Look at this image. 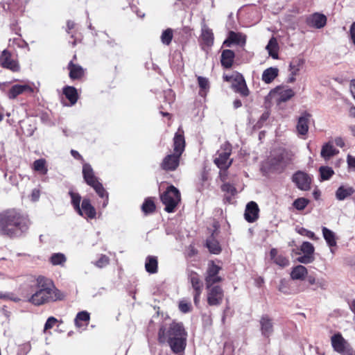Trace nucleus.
I'll return each instance as SVG.
<instances>
[{
    "label": "nucleus",
    "mask_w": 355,
    "mask_h": 355,
    "mask_svg": "<svg viewBox=\"0 0 355 355\" xmlns=\"http://www.w3.org/2000/svg\"><path fill=\"white\" fill-rule=\"evenodd\" d=\"M187 333L182 322H173L162 325L158 331L159 343H167L175 354L182 352L187 345Z\"/></svg>",
    "instance_id": "1"
},
{
    "label": "nucleus",
    "mask_w": 355,
    "mask_h": 355,
    "mask_svg": "<svg viewBox=\"0 0 355 355\" xmlns=\"http://www.w3.org/2000/svg\"><path fill=\"white\" fill-rule=\"evenodd\" d=\"M31 222L24 215L16 210H8L0 214V234L18 237L26 232Z\"/></svg>",
    "instance_id": "2"
},
{
    "label": "nucleus",
    "mask_w": 355,
    "mask_h": 355,
    "mask_svg": "<svg viewBox=\"0 0 355 355\" xmlns=\"http://www.w3.org/2000/svg\"><path fill=\"white\" fill-rule=\"evenodd\" d=\"M64 295L53 285L52 282L42 276L37 279L36 291L28 299V301L35 305L40 306L46 303L61 300Z\"/></svg>",
    "instance_id": "3"
},
{
    "label": "nucleus",
    "mask_w": 355,
    "mask_h": 355,
    "mask_svg": "<svg viewBox=\"0 0 355 355\" xmlns=\"http://www.w3.org/2000/svg\"><path fill=\"white\" fill-rule=\"evenodd\" d=\"M173 152L166 155L162 160L161 167L165 171H175L180 164V159L184 151L185 140L184 132L179 128L173 138Z\"/></svg>",
    "instance_id": "4"
},
{
    "label": "nucleus",
    "mask_w": 355,
    "mask_h": 355,
    "mask_svg": "<svg viewBox=\"0 0 355 355\" xmlns=\"http://www.w3.org/2000/svg\"><path fill=\"white\" fill-rule=\"evenodd\" d=\"M83 175L85 181L91 186L98 195L103 199V207H105L108 203V194L94 175V171L89 164H84L83 166Z\"/></svg>",
    "instance_id": "5"
},
{
    "label": "nucleus",
    "mask_w": 355,
    "mask_h": 355,
    "mask_svg": "<svg viewBox=\"0 0 355 355\" xmlns=\"http://www.w3.org/2000/svg\"><path fill=\"white\" fill-rule=\"evenodd\" d=\"M181 196L179 190L174 186H170L161 195V201L165 205V211L171 213L180 202Z\"/></svg>",
    "instance_id": "6"
},
{
    "label": "nucleus",
    "mask_w": 355,
    "mask_h": 355,
    "mask_svg": "<svg viewBox=\"0 0 355 355\" xmlns=\"http://www.w3.org/2000/svg\"><path fill=\"white\" fill-rule=\"evenodd\" d=\"M39 92V88L33 82L21 81L20 84L11 86L7 93L9 99H15L18 96L24 94L33 95Z\"/></svg>",
    "instance_id": "7"
},
{
    "label": "nucleus",
    "mask_w": 355,
    "mask_h": 355,
    "mask_svg": "<svg viewBox=\"0 0 355 355\" xmlns=\"http://www.w3.org/2000/svg\"><path fill=\"white\" fill-rule=\"evenodd\" d=\"M221 269V266L216 264L214 261H209L205 276L206 288L223 281V277L219 275Z\"/></svg>",
    "instance_id": "8"
},
{
    "label": "nucleus",
    "mask_w": 355,
    "mask_h": 355,
    "mask_svg": "<svg viewBox=\"0 0 355 355\" xmlns=\"http://www.w3.org/2000/svg\"><path fill=\"white\" fill-rule=\"evenodd\" d=\"M232 152V146L230 144H224L216 153L214 159V163L221 170H225L230 167L232 160L230 159V155Z\"/></svg>",
    "instance_id": "9"
},
{
    "label": "nucleus",
    "mask_w": 355,
    "mask_h": 355,
    "mask_svg": "<svg viewBox=\"0 0 355 355\" xmlns=\"http://www.w3.org/2000/svg\"><path fill=\"white\" fill-rule=\"evenodd\" d=\"M331 345L334 351L342 355H352L349 344L340 334H336L331 338Z\"/></svg>",
    "instance_id": "10"
},
{
    "label": "nucleus",
    "mask_w": 355,
    "mask_h": 355,
    "mask_svg": "<svg viewBox=\"0 0 355 355\" xmlns=\"http://www.w3.org/2000/svg\"><path fill=\"white\" fill-rule=\"evenodd\" d=\"M207 290V303L209 306H219L223 300L224 292L223 288L218 286H211L206 288Z\"/></svg>",
    "instance_id": "11"
},
{
    "label": "nucleus",
    "mask_w": 355,
    "mask_h": 355,
    "mask_svg": "<svg viewBox=\"0 0 355 355\" xmlns=\"http://www.w3.org/2000/svg\"><path fill=\"white\" fill-rule=\"evenodd\" d=\"M293 159V155L291 152L282 150L279 153L270 159V164L275 168H283L287 166Z\"/></svg>",
    "instance_id": "12"
},
{
    "label": "nucleus",
    "mask_w": 355,
    "mask_h": 355,
    "mask_svg": "<svg viewBox=\"0 0 355 355\" xmlns=\"http://www.w3.org/2000/svg\"><path fill=\"white\" fill-rule=\"evenodd\" d=\"M0 64L2 67L13 72L19 71L20 69L17 61L12 58L11 53L7 50H3L1 53L0 56Z\"/></svg>",
    "instance_id": "13"
},
{
    "label": "nucleus",
    "mask_w": 355,
    "mask_h": 355,
    "mask_svg": "<svg viewBox=\"0 0 355 355\" xmlns=\"http://www.w3.org/2000/svg\"><path fill=\"white\" fill-rule=\"evenodd\" d=\"M311 118V115L306 112H303L298 118L296 125V130L298 136L305 138V136L309 132V125Z\"/></svg>",
    "instance_id": "14"
},
{
    "label": "nucleus",
    "mask_w": 355,
    "mask_h": 355,
    "mask_svg": "<svg viewBox=\"0 0 355 355\" xmlns=\"http://www.w3.org/2000/svg\"><path fill=\"white\" fill-rule=\"evenodd\" d=\"M292 180L298 189L304 191H307L310 189L311 180L308 174L302 171H297L293 175Z\"/></svg>",
    "instance_id": "15"
},
{
    "label": "nucleus",
    "mask_w": 355,
    "mask_h": 355,
    "mask_svg": "<svg viewBox=\"0 0 355 355\" xmlns=\"http://www.w3.org/2000/svg\"><path fill=\"white\" fill-rule=\"evenodd\" d=\"M305 60L302 58H293L289 64L290 76L288 78V82L292 83L295 81V76L298 75L300 71L302 69Z\"/></svg>",
    "instance_id": "16"
},
{
    "label": "nucleus",
    "mask_w": 355,
    "mask_h": 355,
    "mask_svg": "<svg viewBox=\"0 0 355 355\" xmlns=\"http://www.w3.org/2000/svg\"><path fill=\"white\" fill-rule=\"evenodd\" d=\"M76 211L85 218L93 219L96 215V209L92 205L89 198H84L82 200L81 206H80V211Z\"/></svg>",
    "instance_id": "17"
},
{
    "label": "nucleus",
    "mask_w": 355,
    "mask_h": 355,
    "mask_svg": "<svg viewBox=\"0 0 355 355\" xmlns=\"http://www.w3.org/2000/svg\"><path fill=\"white\" fill-rule=\"evenodd\" d=\"M261 335L269 338L274 331L273 321L268 315H263L259 320Z\"/></svg>",
    "instance_id": "18"
},
{
    "label": "nucleus",
    "mask_w": 355,
    "mask_h": 355,
    "mask_svg": "<svg viewBox=\"0 0 355 355\" xmlns=\"http://www.w3.org/2000/svg\"><path fill=\"white\" fill-rule=\"evenodd\" d=\"M233 79L232 88L234 90L242 96H248L250 92L243 76L240 73H237Z\"/></svg>",
    "instance_id": "19"
},
{
    "label": "nucleus",
    "mask_w": 355,
    "mask_h": 355,
    "mask_svg": "<svg viewBox=\"0 0 355 355\" xmlns=\"http://www.w3.org/2000/svg\"><path fill=\"white\" fill-rule=\"evenodd\" d=\"M327 17L322 14L315 12L306 18V24L315 28H321L325 26Z\"/></svg>",
    "instance_id": "20"
},
{
    "label": "nucleus",
    "mask_w": 355,
    "mask_h": 355,
    "mask_svg": "<svg viewBox=\"0 0 355 355\" xmlns=\"http://www.w3.org/2000/svg\"><path fill=\"white\" fill-rule=\"evenodd\" d=\"M259 209L255 202L248 203L245 211V219L249 223L254 222L259 216Z\"/></svg>",
    "instance_id": "21"
},
{
    "label": "nucleus",
    "mask_w": 355,
    "mask_h": 355,
    "mask_svg": "<svg viewBox=\"0 0 355 355\" xmlns=\"http://www.w3.org/2000/svg\"><path fill=\"white\" fill-rule=\"evenodd\" d=\"M322 236L327 245L330 248L331 252L334 254V248L337 245V239L336 234L326 227H322Z\"/></svg>",
    "instance_id": "22"
},
{
    "label": "nucleus",
    "mask_w": 355,
    "mask_h": 355,
    "mask_svg": "<svg viewBox=\"0 0 355 355\" xmlns=\"http://www.w3.org/2000/svg\"><path fill=\"white\" fill-rule=\"evenodd\" d=\"M272 92L278 94L279 102H286L295 95V92L292 89L284 87H277Z\"/></svg>",
    "instance_id": "23"
},
{
    "label": "nucleus",
    "mask_w": 355,
    "mask_h": 355,
    "mask_svg": "<svg viewBox=\"0 0 355 355\" xmlns=\"http://www.w3.org/2000/svg\"><path fill=\"white\" fill-rule=\"evenodd\" d=\"M270 259L277 265L286 267L289 265V260L282 254H279L276 248H272L270 252Z\"/></svg>",
    "instance_id": "24"
},
{
    "label": "nucleus",
    "mask_w": 355,
    "mask_h": 355,
    "mask_svg": "<svg viewBox=\"0 0 355 355\" xmlns=\"http://www.w3.org/2000/svg\"><path fill=\"white\" fill-rule=\"evenodd\" d=\"M234 57L235 54L233 51L230 49L223 50L220 59L222 66L226 69L232 67Z\"/></svg>",
    "instance_id": "25"
},
{
    "label": "nucleus",
    "mask_w": 355,
    "mask_h": 355,
    "mask_svg": "<svg viewBox=\"0 0 355 355\" xmlns=\"http://www.w3.org/2000/svg\"><path fill=\"white\" fill-rule=\"evenodd\" d=\"M279 74V69L277 67H269L263 71L261 80L266 84L271 83Z\"/></svg>",
    "instance_id": "26"
},
{
    "label": "nucleus",
    "mask_w": 355,
    "mask_h": 355,
    "mask_svg": "<svg viewBox=\"0 0 355 355\" xmlns=\"http://www.w3.org/2000/svg\"><path fill=\"white\" fill-rule=\"evenodd\" d=\"M354 193V189L350 186H340L336 191V198L338 200H344Z\"/></svg>",
    "instance_id": "27"
},
{
    "label": "nucleus",
    "mask_w": 355,
    "mask_h": 355,
    "mask_svg": "<svg viewBox=\"0 0 355 355\" xmlns=\"http://www.w3.org/2000/svg\"><path fill=\"white\" fill-rule=\"evenodd\" d=\"M69 77L71 79H79L84 75V69L78 64H75L71 61L68 64Z\"/></svg>",
    "instance_id": "28"
},
{
    "label": "nucleus",
    "mask_w": 355,
    "mask_h": 355,
    "mask_svg": "<svg viewBox=\"0 0 355 355\" xmlns=\"http://www.w3.org/2000/svg\"><path fill=\"white\" fill-rule=\"evenodd\" d=\"M308 274L307 269L302 265L293 268L291 277L293 280H303Z\"/></svg>",
    "instance_id": "29"
},
{
    "label": "nucleus",
    "mask_w": 355,
    "mask_h": 355,
    "mask_svg": "<svg viewBox=\"0 0 355 355\" xmlns=\"http://www.w3.org/2000/svg\"><path fill=\"white\" fill-rule=\"evenodd\" d=\"M157 259L154 256H148L146 259L145 268L146 270L150 273L154 274L157 272Z\"/></svg>",
    "instance_id": "30"
},
{
    "label": "nucleus",
    "mask_w": 355,
    "mask_h": 355,
    "mask_svg": "<svg viewBox=\"0 0 355 355\" xmlns=\"http://www.w3.org/2000/svg\"><path fill=\"white\" fill-rule=\"evenodd\" d=\"M227 46H230V43H235L240 45H244L245 43V36L240 34L236 33L234 32H230L229 38L227 40L224 42Z\"/></svg>",
    "instance_id": "31"
},
{
    "label": "nucleus",
    "mask_w": 355,
    "mask_h": 355,
    "mask_svg": "<svg viewBox=\"0 0 355 355\" xmlns=\"http://www.w3.org/2000/svg\"><path fill=\"white\" fill-rule=\"evenodd\" d=\"M337 153H338V150L334 147L333 144L327 143L322 146L320 154L327 160Z\"/></svg>",
    "instance_id": "32"
},
{
    "label": "nucleus",
    "mask_w": 355,
    "mask_h": 355,
    "mask_svg": "<svg viewBox=\"0 0 355 355\" xmlns=\"http://www.w3.org/2000/svg\"><path fill=\"white\" fill-rule=\"evenodd\" d=\"M202 40L205 45L211 46L214 43V35L212 31L206 26L202 28Z\"/></svg>",
    "instance_id": "33"
},
{
    "label": "nucleus",
    "mask_w": 355,
    "mask_h": 355,
    "mask_svg": "<svg viewBox=\"0 0 355 355\" xmlns=\"http://www.w3.org/2000/svg\"><path fill=\"white\" fill-rule=\"evenodd\" d=\"M89 319H90V315L87 311H80V312L78 313V314L76 315V316L75 318V320H74L75 325L77 327H81L84 325L83 324V322H85V324L87 326L89 323Z\"/></svg>",
    "instance_id": "34"
},
{
    "label": "nucleus",
    "mask_w": 355,
    "mask_h": 355,
    "mask_svg": "<svg viewBox=\"0 0 355 355\" xmlns=\"http://www.w3.org/2000/svg\"><path fill=\"white\" fill-rule=\"evenodd\" d=\"M266 49L272 58L277 59L278 58V44L275 37H272L269 40Z\"/></svg>",
    "instance_id": "35"
},
{
    "label": "nucleus",
    "mask_w": 355,
    "mask_h": 355,
    "mask_svg": "<svg viewBox=\"0 0 355 355\" xmlns=\"http://www.w3.org/2000/svg\"><path fill=\"white\" fill-rule=\"evenodd\" d=\"M63 93L72 105L75 104L77 102L78 94L76 88H74L73 87H65L63 89Z\"/></svg>",
    "instance_id": "36"
},
{
    "label": "nucleus",
    "mask_w": 355,
    "mask_h": 355,
    "mask_svg": "<svg viewBox=\"0 0 355 355\" xmlns=\"http://www.w3.org/2000/svg\"><path fill=\"white\" fill-rule=\"evenodd\" d=\"M198 83L200 87L199 95L201 96H205L209 89V80L207 78L198 76Z\"/></svg>",
    "instance_id": "37"
},
{
    "label": "nucleus",
    "mask_w": 355,
    "mask_h": 355,
    "mask_svg": "<svg viewBox=\"0 0 355 355\" xmlns=\"http://www.w3.org/2000/svg\"><path fill=\"white\" fill-rule=\"evenodd\" d=\"M207 247L213 254H218L221 250L219 243L212 236L207 240Z\"/></svg>",
    "instance_id": "38"
},
{
    "label": "nucleus",
    "mask_w": 355,
    "mask_h": 355,
    "mask_svg": "<svg viewBox=\"0 0 355 355\" xmlns=\"http://www.w3.org/2000/svg\"><path fill=\"white\" fill-rule=\"evenodd\" d=\"M33 169L40 172L42 175L47 173L48 169L46 166V160L44 159H39L33 162Z\"/></svg>",
    "instance_id": "39"
},
{
    "label": "nucleus",
    "mask_w": 355,
    "mask_h": 355,
    "mask_svg": "<svg viewBox=\"0 0 355 355\" xmlns=\"http://www.w3.org/2000/svg\"><path fill=\"white\" fill-rule=\"evenodd\" d=\"M69 195L71 197V202L75 211H80V204L81 196L78 193L74 192L72 190L69 191Z\"/></svg>",
    "instance_id": "40"
},
{
    "label": "nucleus",
    "mask_w": 355,
    "mask_h": 355,
    "mask_svg": "<svg viewBox=\"0 0 355 355\" xmlns=\"http://www.w3.org/2000/svg\"><path fill=\"white\" fill-rule=\"evenodd\" d=\"M155 209V205L153 200L148 198L145 200L142 206L141 210L145 214L153 213Z\"/></svg>",
    "instance_id": "41"
},
{
    "label": "nucleus",
    "mask_w": 355,
    "mask_h": 355,
    "mask_svg": "<svg viewBox=\"0 0 355 355\" xmlns=\"http://www.w3.org/2000/svg\"><path fill=\"white\" fill-rule=\"evenodd\" d=\"M319 172L321 178V180H328L334 174V170L329 166H320Z\"/></svg>",
    "instance_id": "42"
},
{
    "label": "nucleus",
    "mask_w": 355,
    "mask_h": 355,
    "mask_svg": "<svg viewBox=\"0 0 355 355\" xmlns=\"http://www.w3.org/2000/svg\"><path fill=\"white\" fill-rule=\"evenodd\" d=\"M191 283L194 291H202V283L197 273H193L190 276Z\"/></svg>",
    "instance_id": "43"
},
{
    "label": "nucleus",
    "mask_w": 355,
    "mask_h": 355,
    "mask_svg": "<svg viewBox=\"0 0 355 355\" xmlns=\"http://www.w3.org/2000/svg\"><path fill=\"white\" fill-rule=\"evenodd\" d=\"M173 39V31L168 28L163 31L161 35V41L164 44L169 45Z\"/></svg>",
    "instance_id": "44"
},
{
    "label": "nucleus",
    "mask_w": 355,
    "mask_h": 355,
    "mask_svg": "<svg viewBox=\"0 0 355 355\" xmlns=\"http://www.w3.org/2000/svg\"><path fill=\"white\" fill-rule=\"evenodd\" d=\"M51 261L53 265H61L66 261V257L62 253H55L51 256Z\"/></svg>",
    "instance_id": "45"
},
{
    "label": "nucleus",
    "mask_w": 355,
    "mask_h": 355,
    "mask_svg": "<svg viewBox=\"0 0 355 355\" xmlns=\"http://www.w3.org/2000/svg\"><path fill=\"white\" fill-rule=\"evenodd\" d=\"M300 250L304 254L313 255L315 249H314V247L312 243L307 242V241H304L301 245Z\"/></svg>",
    "instance_id": "46"
},
{
    "label": "nucleus",
    "mask_w": 355,
    "mask_h": 355,
    "mask_svg": "<svg viewBox=\"0 0 355 355\" xmlns=\"http://www.w3.org/2000/svg\"><path fill=\"white\" fill-rule=\"evenodd\" d=\"M309 203V200L304 198L296 199L293 202L294 207L297 210H303Z\"/></svg>",
    "instance_id": "47"
},
{
    "label": "nucleus",
    "mask_w": 355,
    "mask_h": 355,
    "mask_svg": "<svg viewBox=\"0 0 355 355\" xmlns=\"http://www.w3.org/2000/svg\"><path fill=\"white\" fill-rule=\"evenodd\" d=\"M179 309L181 312L186 313L191 310V304L187 300H182L179 302Z\"/></svg>",
    "instance_id": "48"
},
{
    "label": "nucleus",
    "mask_w": 355,
    "mask_h": 355,
    "mask_svg": "<svg viewBox=\"0 0 355 355\" xmlns=\"http://www.w3.org/2000/svg\"><path fill=\"white\" fill-rule=\"evenodd\" d=\"M297 232L302 235V236H305L313 241H316L318 240V237L315 236V233L310 231V230H308L304 227H300L297 230Z\"/></svg>",
    "instance_id": "49"
},
{
    "label": "nucleus",
    "mask_w": 355,
    "mask_h": 355,
    "mask_svg": "<svg viewBox=\"0 0 355 355\" xmlns=\"http://www.w3.org/2000/svg\"><path fill=\"white\" fill-rule=\"evenodd\" d=\"M297 260L300 263L307 264V263H312L314 261V257H313V255L304 254V255L299 257L297 259Z\"/></svg>",
    "instance_id": "50"
},
{
    "label": "nucleus",
    "mask_w": 355,
    "mask_h": 355,
    "mask_svg": "<svg viewBox=\"0 0 355 355\" xmlns=\"http://www.w3.org/2000/svg\"><path fill=\"white\" fill-rule=\"evenodd\" d=\"M109 263V258L105 255H101V257L94 263L98 268H103Z\"/></svg>",
    "instance_id": "51"
},
{
    "label": "nucleus",
    "mask_w": 355,
    "mask_h": 355,
    "mask_svg": "<svg viewBox=\"0 0 355 355\" xmlns=\"http://www.w3.org/2000/svg\"><path fill=\"white\" fill-rule=\"evenodd\" d=\"M315 286H316V287L313 288L314 290H316L317 288H320L322 290H326L328 286V283L324 278H319V279H317Z\"/></svg>",
    "instance_id": "52"
},
{
    "label": "nucleus",
    "mask_w": 355,
    "mask_h": 355,
    "mask_svg": "<svg viewBox=\"0 0 355 355\" xmlns=\"http://www.w3.org/2000/svg\"><path fill=\"white\" fill-rule=\"evenodd\" d=\"M57 319L54 317H49L45 324H44V331H46L48 329H50L51 328H53L54 327V325L55 324V323L57 322Z\"/></svg>",
    "instance_id": "53"
},
{
    "label": "nucleus",
    "mask_w": 355,
    "mask_h": 355,
    "mask_svg": "<svg viewBox=\"0 0 355 355\" xmlns=\"http://www.w3.org/2000/svg\"><path fill=\"white\" fill-rule=\"evenodd\" d=\"M347 162L349 168L355 170V157L349 155L347 158Z\"/></svg>",
    "instance_id": "54"
},
{
    "label": "nucleus",
    "mask_w": 355,
    "mask_h": 355,
    "mask_svg": "<svg viewBox=\"0 0 355 355\" xmlns=\"http://www.w3.org/2000/svg\"><path fill=\"white\" fill-rule=\"evenodd\" d=\"M349 36L353 44L355 45V22H353L350 26Z\"/></svg>",
    "instance_id": "55"
},
{
    "label": "nucleus",
    "mask_w": 355,
    "mask_h": 355,
    "mask_svg": "<svg viewBox=\"0 0 355 355\" xmlns=\"http://www.w3.org/2000/svg\"><path fill=\"white\" fill-rule=\"evenodd\" d=\"M0 298L1 299H9L14 302H19L20 300L18 297H12L10 294L4 293L3 292H0Z\"/></svg>",
    "instance_id": "56"
},
{
    "label": "nucleus",
    "mask_w": 355,
    "mask_h": 355,
    "mask_svg": "<svg viewBox=\"0 0 355 355\" xmlns=\"http://www.w3.org/2000/svg\"><path fill=\"white\" fill-rule=\"evenodd\" d=\"M202 291H194L193 301L196 306H198Z\"/></svg>",
    "instance_id": "57"
},
{
    "label": "nucleus",
    "mask_w": 355,
    "mask_h": 355,
    "mask_svg": "<svg viewBox=\"0 0 355 355\" xmlns=\"http://www.w3.org/2000/svg\"><path fill=\"white\" fill-rule=\"evenodd\" d=\"M40 198V191L38 189H33L31 193V200L37 201Z\"/></svg>",
    "instance_id": "58"
},
{
    "label": "nucleus",
    "mask_w": 355,
    "mask_h": 355,
    "mask_svg": "<svg viewBox=\"0 0 355 355\" xmlns=\"http://www.w3.org/2000/svg\"><path fill=\"white\" fill-rule=\"evenodd\" d=\"M165 97H168V103L171 104L174 101V94L171 90L165 92Z\"/></svg>",
    "instance_id": "59"
},
{
    "label": "nucleus",
    "mask_w": 355,
    "mask_h": 355,
    "mask_svg": "<svg viewBox=\"0 0 355 355\" xmlns=\"http://www.w3.org/2000/svg\"><path fill=\"white\" fill-rule=\"evenodd\" d=\"M335 144L336 146L339 147H343L345 146V142L341 137H337L335 139Z\"/></svg>",
    "instance_id": "60"
},
{
    "label": "nucleus",
    "mask_w": 355,
    "mask_h": 355,
    "mask_svg": "<svg viewBox=\"0 0 355 355\" xmlns=\"http://www.w3.org/2000/svg\"><path fill=\"white\" fill-rule=\"evenodd\" d=\"M74 26H75V24L73 21H70V20L67 21V33H69V31L73 29L74 28Z\"/></svg>",
    "instance_id": "61"
},
{
    "label": "nucleus",
    "mask_w": 355,
    "mask_h": 355,
    "mask_svg": "<svg viewBox=\"0 0 355 355\" xmlns=\"http://www.w3.org/2000/svg\"><path fill=\"white\" fill-rule=\"evenodd\" d=\"M350 91L355 99V80H352L350 83Z\"/></svg>",
    "instance_id": "62"
},
{
    "label": "nucleus",
    "mask_w": 355,
    "mask_h": 355,
    "mask_svg": "<svg viewBox=\"0 0 355 355\" xmlns=\"http://www.w3.org/2000/svg\"><path fill=\"white\" fill-rule=\"evenodd\" d=\"M307 281L311 285H315L317 279L313 276H309Z\"/></svg>",
    "instance_id": "63"
},
{
    "label": "nucleus",
    "mask_w": 355,
    "mask_h": 355,
    "mask_svg": "<svg viewBox=\"0 0 355 355\" xmlns=\"http://www.w3.org/2000/svg\"><path fill=\"white\" fill-rule=\"evenodd\" d=\"M71 154L76 159H81L82 158V157L79 154V153L78 151L75 150H71Z\"/></svg>",
    "instance_id": "64"
}]
</instances>
